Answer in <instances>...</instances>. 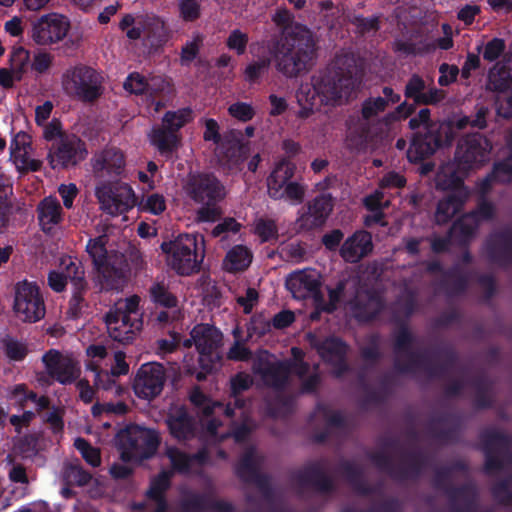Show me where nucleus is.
Instances as JSON below:
<instances>
[{
  "label": "nucleus",
  "mask_w": 512,
  "mask_h": 512,
  "mask_svg": "<svg viewBox=\"0 0 512 512\" xmlns=\"http://www.w3.org/2000/svg\"><path fill=\"white\" fill-rule=\"evenodd\" d=\"M363 75V65L354 54L336 56L330 66L312 76L311 83H302L297 89L296 99L301 107L298 117L305 119L312 115L317 99L327 105L349 97L360 85Z\"/></svg>",
  "instance_id": "f257e3e1"
},
{
  "label": "nucleus",
  "mask_w": 512,
  "mask_h": 512,
  "mask_svg": "<svg viewBox=\"0 0 512 512\" xmlns=\"http://www.w3.org/2000/svg\"><path fill=\"white\" fill-rule=\"evenodd\" d=\"M190 336L198 352L218 351L223 338L219 329L206 323L195 325L190 332Z\"/></svg>",
  "instance_id": "c9c22d12"
},
{
  "label": "nucleus",
  "mask_w": 512,
  "mask_h": 512,
  "mask_svg": "<svg viewBox=\"0 0 512 512\" xmlns=\"http://www.w3.org/2000/svg\"><path fill=\"white\" fill-rule=\"evenodd\" d=\"M486 251L489 259L501 266L512 265V226L490 235L486 241Z\"/></svg>",
  "instance_id": "c85d7f7f"
},
{
  "label": "nucleus",
  "mask_w": 512,
  "mask_h": 512,
  "mask_svg": "<svg viewBox=\"0 0 512 512\" xmlns=\"http://www.w3.org/2000/svg\"><path fill=\"white\" fill-rule=\"evenodd\" d=\"M427 431L432 438L441 443L457 442L459 439V418L451 413L434 417L429 421Z\"/></svg>",
  "instance_id": "72a5a7b5"
},
{
  "label": "nucleus",
  "mask_w": 512,
  "mask_h": 512,
  "mask_svg": "<svg viewBox=\"0 0 512 512\" xmlns=\"http://www.w3.org/2000/svg\"><path fill=\"white\" fill-rule=\"evenodd\" d=\"M116 442L121 459L124 462H131L153 457L160 439L154 430L131 424L117 433Z\"/></svg>",
  "instance_id": "0eeeda50"
},
{
  "label": "nucleus",
  "mask_w": 512,
  "mask_h": 512,
  "mask_svg": "<svg viewBox=\"0 0 512 512\" xmlns=\"http://www.w3.org/2000/svg\"><path fill=\"white\" fill-rule=\"evenodd\" d=\"M161 250L167 255L168 263L179 275L188 276L197 272L201 259H198L197 236L180 234L175 240L163 242Z\"/></svg>",
  "instance_id": "9b49d317"
},
{
  "label": "nucleus",
  "mask_w": 512,
  "mask_h": 512,
  "mask_svg": "<svg viewBox=\"0 0 512 512\" xmlns=\"http://www.w3.org/2000/svg\"><path fill=\"white\" fill-rule=\"evenodd\" d=\"M198 353V363L201 370L196 374V379L198 381H204L207 375L211 374L216 369V365L221 361L222 357L219 351H204Z\"/></svg>",
  "instance_id": "052dcab7"
},
{
  "label": "nucleus",
  "mask_w": 512,
  "mask_h": 512,
  "mask_svg": "<svg viewBox=\"0 0 512 512\" xmlns=\"http://www.w3.org/2000/svg\"><path fill=\"white\" fill-rule=\"evenodd\" d=\"M186 195L197 205L196 223H215L222 218L221 204L227 197V188L213 172L190 173L184 186Z\"/></svg>",
  "instance_id": "20e7f679"
},
{
  "label": "nucleus",
  "mask_w": 512,
  "mask_h": 512,
  "mask_svg": "<svg viewBox=\"0 0 512 512\" xmlns=\"http://www.w3.org/2000/svg\"><path fill=\"white\" fill-rule=\"evenodd\" d=\"M90 164L96 179L101 180V182L114 181L125 171V155L117 147L106 146L94 153Z\"/></svg>",
  "instance_id": "412c9836"
},
{
  "label": "nucleus",
  "mask_w": 512,
  "mask_h": 512,
  "mask_svg": "<svg viewBox=\"0 0 512 512\" xmlns=\"http://www.w3.org/2000/svg\"><path fill=\"white\" fill-rule=\"evenodd\" d=\"M165 424L169 434L178 442L191 440L195 436V418L184 405L171 408L165 418Z\"/></svg>",
  "instance_id": "cd10ccee"
},
{
  "label": "nucleus",
  "mask_w": 512,
  "mask_h": 512,
  "mask_svg": "<svg viewBox=\"0 0 512 512\" xmlns=\"http://www.w3.org/2000/svg\"><path fill=\"white\" fill-rule=\"evenodd\" d=\"M206 494L190 493L180 502L182 512H205L207 506Z\"/></svg>",
  "instance_id": "774afa93"
},
{
  "label": "nucleus",
  "mask_w": 512,
  "mask_h": 512,
  "mask_svg": "<svg viewBox=\"0 0 512 512\" xmlns=\"http://www.w3.org/2000/svg\"><path fill=\"white\" fill-rule=\"evenodd\" d=\"M339 471L343 474L355 493L361 496H369L375 493V488L364 479V473L360 466L350 460H342L338 465Z\"/></svg>",
  "instance_id": "58836bf2"
},
{
  "label": "nucleus",
  "mask_w": 512,
  "mask_h": 512,
  "mask_svg": "<svg viewBox=\"0 0 512 512\" xmlns=\"http://www.w3.org/2000/svg\"><path fill=\"white\" fill-rule=\"evenodd\" d=\"M140 297L133 295L117 301L104 315L109 336L122 344L131 343L143 327L139 312Z\"/></svg>",
  "instance_id": "39448f33"
},
{
  "label": "nucleus",
  "mask_w": 512,
  "mask_h": 512,
  "mask_svg": "<svg viewBox=\"0 0 512 512\" xmlns=\"http://www.w3.org/2000/svg\"><path fill=\"white\" fill-rule=\"evenodd\" d=\"M353 317L360 323L375 320L385 307L382 296L374 289L359 287L348 302Z\"/></svg>",
  "instance_id": "5701e85b"
},
{
  "label": "nucleus",
  "mask_w": 512,
  "mask_h": 512,
  "mask_svg": "<svg viewBox=\"0 0 512 512\" xmlns=\"http://www.w3.org/2000/svg\"><path fill=\"white\" fill-rule=\"evenodd\" d=\"M471 385L475 389L474 405L479 409H487L492 406V399L489 392L492 388V383L484 374L478 375L471 381Z\"/></svg>",
  "instance_id": "3c124183"
},
{
  "label": "nucleus",
  "mask_w": 512,
  "mask_h": 512,
  "mask_svg": "<svg viewBox=\"0 0 512 512\" xmlns=\"http://www.w3.org/2000/svg\"><path fill=\"white\" fill-rule=\"evenodd\" d=\"M404 456L408 461L396 466L392 457L383 451L368 454L372 464L380 471L387 473L395 481L403 482L419 479L428 464L426 454L420 450H414L405 453Z\"/></svg>",
  "instance_id": "f8f14e48"
},
{
  "label": "nucleus",
  "mask_w": 512,
  "mask_h": 512,
  "mask_svg": "<svg viewBox=\"0 0 512 512\" xmlns=\"http://www.w3.org/2000/svg\"><path fill=\"white\" fill-rule=\"evenodd\" d=\"M166 378V369L163 364L158 362L144 363L135 374L132 388L138 398L152 400L163 391Z\"/></svg>",
  "instance_id": "a211bd4d"
},
{
  "label": "nucleus",
  "mask_w": 512,
  "mask_h": 512,
  "mask_svg": "<svg viewBox=\"0 0 512 512\" xmlns=\"http://www.w3.org/2000/svg\"><path fill=\"white\" fill-rule=\"evenodd\" d=\"M263 461V456L257 454L255 447L251 446L240 456L235 465V474L242 482L254 484L264 500L272 503L275 497L274 488L270 475L261 472Z\"/></svg>",
  "instance_id": "ddd939ff"
},
{
  "label": "nucleus",
  "mask_w": 512,
  "mask_h": 512,
  "mask_svg": "<svg viewBox=\"0 0 512 512\" xmlns=\"http://www.w3.org/2000/svg\"><path fill=\"white\" fill-rule=\"evenodd\" d=\"M455 138L450 123L436 122L413 133L406 156L410 163L417 164L434 155L439 149L452 145Z\"/></svg>",
  "instance_id": "423d86ee"
},
{
  "label": "nucleus",
  "mask_w": 512,
  "mask_h": 512,
  "mask_svg": "<svg viewBox=\"0 0 512 512\" xmlns=\"http://www.w3.org/2000/svg\"><path fill=\"white\" fill-rule=\"evenodd\" d=\"M415 336L406 324H402L394 333L393 349L396 355H405L407 362L395 359L394 369L400 374H410L423 371L428 378H441L457 363L458 355L450 346H443L436 351L438 356L444 357L440 364H432L426 352L412 351Z\"/></svg>",
  "instance_id": "7ed1b4c3"
},
{
  "label": "nucleus",
  "mask_w": 512,
  "mask_h": 512,
  "mask_svg": "<svg viewBox=\"0 0 512 512\" xmlns=\"http://www.w3.org/2000/svg\"><path fill=\"white\" fill-rule=\"evenodd\" d=\"M10 62L11 71L14 73L15 80L21 81L31 64L29 51L23 47L14 49L10 57Z\"/></svg>",
  "instance_id": "bf43d9fd"
},
{
  "label": "nucleus",
  "mask_w": 512,
  "mask_h": 512,
  "mask_svg": "<svg viewBox=\"0 0 512 512\" xmlns=\"http://www.w3.org/2000/svg\"><path fill=\"white\" fill-rule=\"evenodd\" d=\"M62 88L68 96L94 102L102 95V76L92 67L78 64L62 75Z\"/></svg>",
  "instance_id": "1a4fd4ad"
},
{
  "label": "nucleus",
  "mask_w": 512,
  "mask_h": 512,
  "mask_svg": "<svg viewBox=\"0 0 512 512\" xmlns=\"http://www.w3.org/2000/svg\"><path fill=\"white\" fill-rule=\"evenodd\" d=\"M306 339L311 348L316 350L320 358L327 364L347 358L349 346L339 337L329 336L320 339L316 334L309 332L306 334Z\"/></svg>",
  "instance_id": "c756f323"
},
{
  "label": "nucleus",
  "mask_w": 512,
  "mask_h": 512,
  "mask_svg": "<svg viewBox=\"0 0 512 512\" xmlns=\"http://www.w3.org/2000/svg\"><path fill=\"white\" fill-rule=\"evenodd\" d=\"M13 309L23 322L36 323L45 317V302L37 283L28 280L16 283Z\"/></svg>",
  "instance_id": "4468645a"
},
{
  "label": "nucleus",
  "mask_w": 512,
  "mask_h": 512,
  "mask_svg": "<svg viewBox=\"0 0 512 512\" xmlns=\"http://www.w3.org/2000/svg\"><path fill=\"white\" fill-rule=\"evenodd\" d=\"M436 187L439 190L447 191L446 194L468 195L463 179L456 172L438 174Z\"/></svg>",
  "instance_id": "13d9d810"
},
{
  "label": "nucleus",
  "mask_w": 512,
  "mask_h": 512,
  "mask_svg": "<svg viewBox=\"0 0 512 512\" xmlns=\"http://www.w3.org/2000/svg\"><path fill=\"white\" fill-rule=\"evenodd\" d=\"M106 244L107 236L100 235L96 238L89 239L86 245V251L92 258L94 266L98 271H102L104 275L108 265Z\"/></svg>",
  "instance_id": "09e8293b"
},
{
  "label": "nucleus",
  "mask_w": 512,
  "mask_h": 512,
  "mask_svg": "<svg viewBox=\"0 0 512 512\" xmlns=\"http://www.w3.org/2000/svg\"><path fill=\"white\" fill-rule=\"evenodd\" d=\"M151 302L156 306L166 309L176 308L178 306V298L173 294L168 284L162 281H155L148 289Z\"/></svg>",
  "instance_id": "49530a36"
},
{
  "label": "nucleus",
  "mask_w": 512,
  "mask_h": 512,
  "mask_svg": "<svg viewBox=\"0 0 512 512\" xmlns=\"http://www.w3.org/2000/svg\"><path fill=\"white\" fill-rule=\"evenodd\" d=\"M138 207L142 212L160 215L166 210V199L160 193H150L142 196Z\"/></svg>",
  "instance_id": "e2e57ef3"
},
{
  "label": "nucleus",
  "mask_w": 512,
  "mask_h": 512,
  "mask_svg": "<svg viewBox=\"0 0 512 512\" xmlns=\"http://www.w3.org/2000/svg\"><path fill=\"white\" fill-rule=\"evenodd\" d=\"M218 149L220 159L229 168H236L249 156L250 144L243 141V134L240 130L231 129L224 133Z\"/></svg>",
  "instance_id": "393cba45"
},
{
  "label": "nucleus",
  "mask_w": 512,
  "mask_h": 512,
  "mask_svg": "<svg viewBox=\"0 0 512 512\" xmlns=\"http://www.w3.org/2000/svg\"><path fill=\"white\" fill-rule=\"evenodd\" d=\"M271 60L278 73L296 78L309 70L316 56V43L309 29L297 25L271 49Z\"/></svg>",
  "instance_id": "f03ea898"
},
{
  "label": "nucleus",
  "mask_w": 512,
  "mask_h": 512,
  "mask_svg": "<svg viewBox=\"0 0 512 512\" xmlns=\"http://www.w3.org/2000/svg\"><path fill=\"white\" fill-rule=\"evenodd\" d=\"M296 171L295 163L283 158L278 161L275 168L267 178L269 196L275 200L281 199V188L291 182Z\"/></svg>",
  "instance_id": "f704fd0d"
},
{
  "label": "nucleus",
  "mask_w": 512,
  "mask_h": 512,
  "mask_svg": "<svg viewBox=\"0 0 512 512\" xmlns=\"http://www.w3.org/2000/svg\"><path fill=\"white\" fill-rule=\"evenodd\" d=\"M172 473L170 471H161L151 482L145 496L156 503L153 512H168L169 505L166 498V492L171 487Z\"/></svg>",
  "instance_id": "4c0bfd02"
},
{
  "label": "nucleus",
  "mask_w": 512,
  "mask_h": 512,
  "mask_svg": "<svg viewBox=\"0 0 512 512\" xmlns=\"http://www.w3.org/2000/svg\"><path fill=\"white\" fill-rule=\"evenodd\" d=\"M360 356L365 362L366 369L374 368L381 360L380 336L377 333L367 337V344L360 347Z\"/></svg>",
  "instance_id": "864d4df0"
},
{
  "label": "nucleus",
  "mask_w": 512,
  "mask_h": 512,
  "mask_svg": "<svg viewBox=\"0 0 512 512\" xmlns=\"http://www.w3.org/2000/svg\"><path fill=\"white\" fill-rule=\"evenodd\" d=\"M192 110L189 107L177 111H167L162 119L163 126L178 134V131L192 121Z\"/></svg>",
  "instance_id": "4d7b16f0"
},
{
  "label": "nucleus",
  "mask_w": 512,
  "mask_h": 512,
  "mask_svg": "<svg viewBox=\"0 0 512 512\" xmlns=\"http://www.w3.org/2000/svg\"><path fill=\"white\" fill-rule=\"evenodd\" d=\"M88 150L85 141L70 134L52 142L48 149L47 160L53 170L74 167L86 159Z\"/></svg>",
  "instance_id": "2eb2a0df"
},
{
  "label": "nucleus",
  "mask_w": 512,
  "mask_h": 512,
  "mask_svg": "<svg viewBox=\"0 0 512 512\" xmlns=\"http://www.w3.org/2000/svg\"><path fill=\"white\" fill-rule=\"evenodd\" d=\"M291 478L299 487L311 488L323 495H329L336 490L334 479L326 472L323 460L306 463L294 471Z\"/></svg>",
  "instance_id": "aec40b11"
},
{
  "label": "nucleus",
  "mask_w": 512,
  "mask_h": 512,
  "mask_svg": "<svg viewBox=\"0 0 512 512\" xmlns=\"http://www.w3.org/2000/svg\"><path fill=\"white\" fill-rule=\"evenodd\" d=\"M291 372V362L277 361L267 363L261 370V375L268 386L276 391H284L288 385Z\"/></svg>",
  "instance_id": "e433bc0d"
},
{
  "label": "nucleus",
  "mask_w": 512,
  "mask_h": 512,
  "mask_svg": "<svg viewBox=\"0 0 512 512\" xmlns=\"http://www.w3.org/2000/svg\"><path fill=\"white\" fill-rule=\"evenodd\" d=\"M496 216V207L486 197H480L476 208L472 210L467 218H472L477 224L492 221Z\"/></svg>",
  "instance_id": "680f3d73"
},
{
  "label": "nucleus",
  "mask_w": 512,
  "mask_h": 512,
  "mask_svg": "<svg viewBox=\"0 0 512 512\" xmlns=\"http://www.w3.org/2000/svg\"><path fill=\"white\" fill-rule=\"evenodd\" d=\"M493 498L503 506H512V474L501 479L491 487Z\"/></svg>",
  "instance_id": "0e129e2a"
},
{
  "label": "nucleus",
  "mask_w": 512,
  "mask_h": 512,
  "mask_svg": "<svg viewBox=\"0 0 512 512\" xmlns=\"http://www.w3.org/2000/svg\"><path fill=\"white\" fill-rule=\"evenodd\" d=\"M491 142L480 133L465 136L457 145L455 160L459 169L468 172L479 168L490 159Z\"/></svg>",
  "instance_id": "f3484780"
},
{
  "label": "nucleus",
  "mask_w": 512,
  "mask_h": 512,
  "mask_svg": "<svg viewBox=\"0 0 512 512\" xmlns=\"http://www.w3.org/2000/svg\"><path fill=\"white\" fill-rule=\"evenodd\" d=\"M95 195L103 210L111 215L124 214L136 205L132 187L118 181H103L96 185Z\"/></svg>",
  "instance_id": "dca6fc26"
},
{
  "label": "nucleus",
  "mask_w": 512,
  "mask_h": 512,
  "mask_svg": "<svg viewBox=\"0 0 512 512\" xmlns=\"http://www.w3.org/2000/svg\"><path fill=\"white\" fill-rule=\"evenodd\" d=\"M382 15H372L365 17L361 14L352 16L350 23L355 27V33L360 36H366L377 33L381 28Z\"/></svg>",
  "instance_id": "6e6d98bb"
},
{
  "label": "nucleus",
  "mask_w": 512,
  "mask_h": 512,
  "mask_svg": "<svg viewBox=\"0 0 512 512\" xmlns=\"http://www.w3.org/2000/svg\"><path fill=\"white\" fill-rule=\"evenodd\" d=\"M204 36L197 33L193 36L192 40L187 41L181 49L180 63L182 66L190 65L199 55L200 49L203 45Z\"/></svg>",
  "instance_id": "69168bd1"
},
{
  "label": "nucleus",
  "mask_w": 512,
  "mask_h": 512,
  "mask_svg": "<svg viewBox=\"0 0 512 512\" xmlns=\"http://www.w3.org/2000/svg\"><path fill=\"white\" fill-rule=\"evenodd\" d=\"M467 197L468 195L457 194H446L442 197L437 203L434 214L435 223L437 225L449 223L452 218L462 210Z\"/></svg>",
  "instance_id": "ea45409f"
},
{
  "label": "nucleus",
  "mask_w": 512,
  "mask_h": 512,
  "mask_svg": "<svg viewBox=\"0 0 512 512\" xmlns=\"http://www.w3.org/2000/svg\"><path fill=\"white\" fill-rule=\"evenodd\" d=\"M252 259V251L247 246L239 244L227 252L223 266L226 271L231 273L242 272L250 266Z\"/></svg>",
  "instance_id": "c03bdc74"
},
{
  "label": "nucleus",
  "mask_w": 512,
  "mask_h": 512,
  "mask_svg": "<svg viewBox=\"0 0 512 512\" xmlns=\"http://www.w3.org/2000/svg\"><path fill=\"white\" fill-rule=\"evenodd\" d=\"M373 249L372 237L364 230L355 231L341 245L339 254L347 263H357Z\"/></svg>",
  "instance_id": "2f4dec72"
},
{
  "label": "nucleus",
  "mask_w": 512,
  "mask_h": 512,
  "mask_svg": "<svg viewBox=\"0 0 512 512\" xmlns=\"http://www.w3.org/2000/svg\"><path fill=\"white\" fill-rule=\"evenodd\" d=\"M180 138L163 125L154 127L150 133V142L163 156H171L178 148Z\"/></svg>",
  "instance_id": "79ce46f5"
},
{
  "label": "nucleus",
  "mask_w": 512,
  "mask_h": 512,
  "mask_svg": "<svg viewBox=\"0 0 512 512\" xmlns=\"http://www.w3.org/2000/svg\"><path fill=\"white\" fill-rule=\"evenodd\" d=\"M388 106L381 96L368 97L361 104V117L366 123H362L349 134V141L355 146H364L371 137V125L368 123L380 113L386 111Z\"/></svg>",
  "instance_id": "bb28decb"
},
{
  "label": "nucleus",
  "mask_w": 512,
  "mask_h": 512,
  "mask_svg": "<svg viewBox=\"0 0 512 512\" xmlns=\"http://www.w3.org/2000/svg\"><path fill=\"white\" fill-rule=\"evenodd\" d=\"M165 455L170 460L172 469L179 474H189L193 467H203L210 460V454L205 447L194 454H188L176 446H168Z\"/></svg>",
  "instance_id": "7c9ffc66"
},
{
  "label": "nucleus",
  "mask_w": 512,
  "mask_h": 512,
  "mask_svg": "<svg viewBox=\"0 0 512 512\" xmlns=\"http://www.w3.org/2000/svg\"><path fill=\"white\" fill-rule=\"evenodd\" d=\"M71 27L68 17L49 13L42 15L32 26L31 37L41 46H48L62 41Z\"/></svg>",
  "instance_id": "6ab92c4d"
},
{
  "label": "nucleus",
  "mask_w": 512,
  "mask_h": 512,
  "mask_svg": "<svg viewBox=\"0 0 512 512\" xmlns=\"http://www.w3.org/2000/svg\"><path fill=\"white\" fill-rule=\"evenodd\" d=\"M509 154L502 161L493 165L492 171L495 174L498 183L512 182V141L508 144Z\"/></svg>",
  "instance_id": "338daca9"
},
{
  "label": "nucleus",
  "mask_w": 512,
  "mask_h": 512,
  "mask_svg": "<svg viewBox=\"0 0 512 512\" xmlns=\"http://www.w3.org/2000/svg\"><path fill=\"white\" fill-rule=\"evenodd\" d=\"M512 83V68L508 61L494 64L488 71L487 88L490 91L503 93L510 89Z\"/></svg>",
  "instance_id": "a19ab883"
},
{
  "label": "nucleus",
  "mask_w": 512,
  "mask_h": 512,
  "mask_svg": "<svg viewBox=\"0 0 512 512\" xmlns=\"http://www.w3.org/2000/svg\"><path fill=\"white\" fill-rule=\"evenodd\" d=\"M88 290L89 285L74 287V289H71V297L68 301V307L65 312L68 319L77 320L81 318L84 311L89 307L85 298Z\"/></svg>",
  "instance_id": "8fccbe9b"
},
{
  "label": "nucleus",
  "mask_w": 512,
  "mask_h": 512,
  "mask_svg": "<svg viewBox=\"0 0 512 512\" xmlns=\"http://www.w3.org/2000/svg\"><path fill=\"white\" fill-rule=\"evenodd\" d=\"M91 369L95 372V386L98 390L112 393L114 396H122L127 392L126 388L118 384L116 377L109 371L99 369L93 366Z\"/></svg>",
  "instance_id": "603ef678"
},
{
  "label": "nucleus",
  "mask_w": 512,
  "mask_h": 512,
  "mask_svg": "<svg viewBox=\"0 0 512 512\" xmlns=\"http://www.w3.org/2000/svg\"><path fill=\"white\" fill-rule=\"evenodd\" d=\"M1 344L5 356L12 362L23 361L29 353L27 343L8 334L1 339Z\"/></svg>",
  "instance_id": "5fc2aeb1"
},
{
  "label": "nucleus",
  "mask_w": 512,
  "mask_h": 512,
  "mask_svg": "<svg viewBox=\"0 0 512 512\" xmlns=\"http://www.w3.org/2000/svg\"><path fill=\"white\" fill-rule=\"evenodd\" d=\"M119 28L126 32L128 39L134 41L142 39L151 49L162 47L169 36L165 22L154 14L137 17L125 14L119 22Z\"/></svg>",
  "instance_id": "6e6552de"
},
{
  "label": "nucleus",
  "mask_w": 512,
  "mask_h": 512,
  "mask_svg": "<svg viewBox=\"0 0 512 512\" xmlns=\"http://www.w3.org/2000/svg\"><path fill=\"white\" fill-rule=\"evenodd\" d=\"M59 269L66 278V281L71 283V289L89 285L85 277L84 266L77 258L68 255L61 257L59 260Z\"/></svg>",
  "instance_id": "37998d69"
},
{
  "label": "nucleus",
  "mask_w": 512,
  "mask_h": 512,
  "mask_svg": "<svg viewBox=\"0 0 512 512\" xmlns=\"http://www.w3.org/2000/svg\"><path fill=\"white\" fill-rule=\"evenodd\" d=\"M42 361L48 375L63 385L73 383L79 376L80 370L76 363L68 357H63L57 350L47 351Z\"/></svg>",
  "instance_id": "a878e982"
},
{
  "label": "nucleus",
  "mask_w": 512,
  "mask_h": 512,
  "mask_svg": "<svg viewBox=\"0 0 512 512\" xmlns=\"http://www.w3.org/2000/svg\"><path fill=\"white\" fill-rule=\"evenodd\" d=\"M334 208V198L330 193H321L307 203L304 211L296 221L302 231H312L322 227Z\"/></svg>",
  "instance_id": "b1692460"
},
{
  "label": "nucleus",
  "mask_w": 512,
  "mask_h": 512,
  "mask_svg": "<svg viewBox=\"0 0 512 512\" xmlns=\"http://www.w3.org/2000/svg\"><path fill=\"white\" fill-rule=\"evenodd\" d=\"M451 469L446 466L435 470L432 485L436 490L443 491L449 501L451 512H475L478 491L472 482L460 486L451 485Z\"/></svg>",
  "instance_id": "9d476101"
},
{
  "label": "nucleus",
  "mask_w": 512,
  "mask_h": 512,
  "mask_svg": "<svg viewBox=\"0 0 512 512\" xmlns=\"http://www.w3.org/2000/svg\"><path fill=\"white\" fill-rule=\"evenodd\" d=\"M480 441L483 450L493 452L508 451L512 446V437L504 432L488 429L480 434Z\"/></svg>",
  "instance_id": "de8ad7c7"
},
{
  "label": "nucleus",
  "mask_w": 512,
  "mask_h": 512,
  "mask_svg": "<svg viewBox=\"0 0 512 512\" xmlns=\"http://www.w3.org/2000/svg\"><path fill=\"white\" fill-rule=\"evenodd\" d=\"M286 287L294 298L306 299L321 288V281L315 270H300L287 277Z\"/></svg>",
  "instance_id": "473e14b6"
},
{
  "label": "nucleus",
  "mask_w": 512,
  "mask_h": 512,
  "mask_svg": "<svg viewBox=\"0 0 512 512\" xmlns=\"http://www.w3.org/2000/svg\"><path fill=\"white\" fill-rule=\"evenodd\" d=\"M38 221L43 231L51 230L61 220V205L56 198H44L38 206Z\"/></svg>",
  "instance_id": "a18cd8bd"
},
{
  "label": "nucleus",
  "mask_w": 512,
  "mask_h": 512,
  "mask_svg": "<svg viewBox=\"0 0 512 512\" xmlns=\"http://www.w3.org/2000/svg\"><path fill=\"white\" fill-rule=\"evenodd\" d=\"M426 272L442 274L441 279L437 282V287L447 297L463 295L468 289L469 277L458 264L444 269L439 260H432L426 263Z\"/></svg>",
  "instance_id": "4be33fe9"
}]
</instances>
